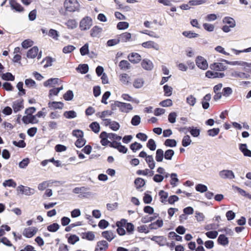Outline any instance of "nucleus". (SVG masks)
<instances>
[{"instance_id":"47","label":"nucleus","mask_w":251,"mask_h":251,"mask_svg":"<svg viewBox=\"0 0 251 251\" xmlns=\"http://www.w3.org/2000/svg\"><path fill=\"white\" fill-rule=\"evenodd\" d=\"M76 116V113L73 110L66 111L64 112V117L67 119H74Z\"/></svg>"},{"instance_id":"35","label":"nucleus","mask_w":251,"mask_h":251,"mask_svg":"<svg viewBox=\"0 0 251 251\" xmlns=\"http://www.w3.org/2000/svg\"><path fill=\"white\" fill-rule=\"evenodd\" d=\"M153 216L151 217H149L148 216H145L142 218L141 222L144 224L148 223L149 222H152L156 218H157L159 216V214L158 213H154L153 214Z\"/></svg>"},{"instance_id":"19","label":"nucleus","mask_w":251,"mask_h":251,"mask_svg":"<svg viewBox=\"0 0 251 251\" xmlns=\"http://www.w3.org/2000/svg\"><path fill=\"white\" fill-rule=\"evenodd\" d=\"M211 98V95L208 93L206 94L202 99L201 104L203 109L204 110L207 109L209 107V101L210 100Z\"/></svg>"},{"instance_id":"9","label":"nucleus","mask_w":251,"mask_h":251,"mask_svg":"<svg viewBox=\"0 0 251 251\" xmlns=\"http://www.w3.org/2000/svg\"><path fill=\"white\" fill-rule=\"evenodd\" d=\"M12 108L15 113H17L24 108V100H17L12 102Z\"/></svg>"},{"instance_id":"25","label":"nucleus","mask_w":251,"mask_h":251,"mask_svg":"<svg viewBox=\"0 0 251 251\" xmlns=\"http://www.w3.org/2000/svg\"><path fill=\"white\" fill-rule=\"evenodd\" d=\"M65 237L67 238L68 243L71 245H74L79 241V237L75 234L68 233L66 234Z\"/></svg>"},{"instance_id":"21","label":"nucleus","mask_w":251,"mask_h":251,"mask_svg":"<svg viewBox=\"0 0 251 251\" xmlns=\"http://www.w3.org/2000/svg\"><path fill=\"white\" fill-rule=\"evenodd\" d=\"M231 76L234 77H239L242 79H249L251 77V75L248 73L238 71L232 72Z\"/></svg>"},{"instance_id":"48","label":"nucleus","mask_w":251,"mask_h":251,"mask_svg":"<svg viewBox=\"0 0 251 251\" xmlns=\"http://www.w3.org/2000/svg\"><path fill=\"white\" fill-rule=\"evenodd\" d=\"M143 147L142 145L137 142H135L130 145L129 148L133 152H136L138 150H140Z\"/></svg>"},{"instance_id":"17","label":"nucleus","mask_w":251,"mask_h":251,"mask_svg":"<svg viewBox=\"0 0 251 251\" xmlns=\"http://www.w3.org/2000/svg\"><path fill=\"white\" fill-rule=\"evenodd\" d=\"M142 46L143 47L147 49L152 48L157 50H159V46L158 44L152 41H149L143 42L142 44Z\"/></svg>"},{"instance_id":"39","label":"nucleus","mask_w":251,"mask_h":251,"mask_svg":"<svg viewBox=\"0 0 251 251\" xmlns=\"http://www.w3.org/2000/svg\"><path fill=\"white\" fill-rule=\"evenodd\" d=\"M170 184L173 187H176L177 185L176 183L179 181L177 174L175 173H171L170 174Z\"/></svg>"},{"instance_id":"37","label":"nucleus","mask_w":251,"mask_h":251,"mask_svg":"<svg viewBox=\"0 0 251 251\" xmlns=\"http://www.w3.org/2000/svg\"><path fill=\"white\" fill-rule=\"evenodd\" d=\"M223 23L229 25L231 28H233L236 25V23L234 19L230 17H225L223 19Z\"/></svg>"},{"instance_id":"7","label":"nucleus","mask_w":251,"mask_h":251,"mask_svg":"<svg viewBox=\"0 0 251 251\" xmlns=\"http://www.w3.org/2000/svg\"><path fill=\"white\" fill-rule=\"evenodd\" d=\"M210 68L217 72H221L227 69V67L221 62H214L210 65Z\"/></svg>"},{"instance_id":"64","label":"nucleus","mask_w":251,"mask_h":251,"mask_svg":"<svg viewBox=\"0 0 251 251\" xmlns=\"http://www.w3.org/2000/svg\"><path fill=\"white\" fill-rule=\"evenodd\" d=\"M205 234L208 238L214 239L218 236V232L216 230L208 231Z\"/></svg>"},{"instance_id":"31","label":"nucleus","mask_w":251,"mask_h":251,"mask_svg":"<svg viewBox=\"0 0 251 251\" xmlns=\"http://www.w3.org/2000/svg\"><path fill=\"white\" fill-rule=\"evenodd\" d=\"M158 195L160 197V201L161 202L166 204L167 201H168L167 198H168V193L161 190L159 191Z\"/></svg>"},{"instance_id":"43","label":"nucleus","mask_w":251,"mask_h":251,"mask_svg":"<svg viewBox=\"0 0 251 251\" xmlns=\"http://www.w3.org/2000/svg\"><path fill=\"white\" fill-rule=\"evenodd\" d=\"M164 158L166 160H171L175 154V151L172 149H168L164 152Z\"/></svg>"},{"instance_id":"53","label":"nucleus","mask_w":251,"mask_h":251,"mask_svg":"<svg viewBox=\"0 0 251 251\" xmlns=\"http://www.w3.org/2000/svg\"><path fill=\"white\" fill-rule=\"evenodd\" d=\"M196 190L200 193H204L207 191V187L203 184H198L195 186Z\"/></svg>"},{"instance_id":"38","label":"nucleus","mask_w":251,"mask_h":251,"mask_svg":"<svg viewBox=\"0 0 251 251\" xmlns=\"http://www.w3.org/2000/svg\"><path fill=\"white\" fill-rule=\"evenodd\" d=\"M164 145L167 147L174 148L177 145V141L174 139H167L165 140Z\"/></svg>"},{"instance_id":"2","label":"nucleus","mask_w":251,"mask_h":251,"mask_svg":"<svg viewBox=\"0 0 251 251\" xmlns=\"http://www.w3.org/2000/svg\"><path fill=\"white\" fill-rule=\"evenodd\" d=\"M92 25V19L91 17L86 16L80 21L79 28L81 30H86L89 29Z\"/></svg>"},{"instance_id":"58","label":"nucleus","mask_w":251,"mask_h":251,"mask_svg":"<svg viewBox=\"0 0 251 251\" xmlns=\"http://www.w3.org/2000/svg\"><path fill=\"white\" fill-rule=\"evenodd\" d=\"M86 140L84 138L77 139L75 143V146L78 148H81L85 146Z\"/></svg>"},{"instance_id":"51","label":"nucleus","mask_w":251,"mask_h":251,"mask_svg":"<svg viewBox=\"0 0 251 251\" xmlns=\"http://www.w3.org/2000/svg\"><path fill=\"white\" fill-rule=\"evenodd\" d=\"M144 83V80L142 78H138L137 79H135V80L133 82V86L135 88H141Z\"/></svg>"},{"instance_id":"20","label":"nucleus","mask_w":251,"mask_h":251,"mask_svg":"<svg viewBox=\"0 0 251 251\" xmlns=\"http://www.w3.org/2000/svg\"><path fill=\"white\" fill-rule=\"evenodd\" d=\"M217 243L219 245L226 246L229 243L228 238L224 234H220L217 239Z\"/></svg>"},{"instance_id":"52","label":"nucleus","mask_w":251,"mask_h":251,"mask_svg":"<svg viewBox=\"0 0 251 251\" xmlns=\"http://www.w3.org/2000/svg\"><path fill=\"white\" fill-rule=\"evenodd\" d=\"M147 147L151 151H154L156 148V144L153 139H150L147 143Z\"/></svg>"},{"instance_id":"60","label":"nucleus","mask_w":251,"mask_h":251,"mask_svg":"<svg viewBox=\"0 0 251 251\" xmlns=\"http://www.w3.org/2000/svg\"><path fill=\"white\" fill-rule=\"evenodd\" d=\"M125 228H126V233H127L128 235H131L133 233L135 226L132 223L128 222V223L125 226Z\"/></svg>"},{"instance_id":"34","label":"nucleus","mask_w":251,"mask_h":251,"mask_svg":"<svg viewBox=\"0 0 251 251\" xmlns=\"http://www.w3.org/2000/svg\"><path fill=\"white\" fill-rule=\"evenodd\" d=\"M102 30L101 27H99L98 25L94 26L90 30V35L92 37H98V35Z\"/></svg>"},{"instance_id":"12","label":"nucleus","mask_w":251,"mask_h":251,"mask_svg":"<svg viewBox=\"0 0 251 251\" xmlns=\"http://www.w3.org/2000/svg\"><path fill=\"white\" fill-rule=\"evenodd\" d=\"M129 61L132 63L136 64L141 60V56L138 53L131 52L127 56Z\"/></svg>"},{"instance_id":"61","label":"nucleus","mask_w":251,"mask_h":251,"mask_svg":"<svg viewBox=\"0 0 251 251\" xmlns=\"http://www.w3.org/2000/svg\"><path fill=\"white\" fill-rule=\"evenodd\" d=\"M233 93L232 88L230 87H224L222 90V95L225 97H228Z\"/></svg>"},{"instance_id":"14","label":"nucleus","mask_w":251,"mask_h":251,"mask_svg":"<svg viewBox=\"0 0 251 251\" xmlns=\"http://www.w3.org/2000/svg\"><path fill=\"white\" fill-rule=\"evenodd\" d=\"M37 228L36 227H28L24 229L23 234L24 236L27 238L33 237L37 232Z\"/></svg>"},{"instance_id":"23","label":"nucleus","mask_w":251,"mask_h":251,"mask_svg":"<svg viewBox=\"0 0 251 251\" xmlns=\"http://www.w3.org/2000/svg\"><path fill=\"white\" fill-rule=\"evenodd\" d=\"M38 51V48L37 46H34L28 50L26 57L29 58H34L37 56Z\"/></svg>"},{"instance_id":"44","label":"nucleus","mask_w":251,"mask_h":251,"mask_svg":"<svg viewBox=\"0 0 251 251\" xmlns=\"http://www.w3.org/2000/svg\"><path fill=\"white\" fill-rule=\"evenodd\" d=\"M80 53L82 56H85L89 54V44L88 43H85L83 46H82L80 48Z\"/></svg>"},{"instance_id":"3","label":"nucleus","mask_w":251,"mask_h":251,"mask_svg":"<svg viewBox=\"0 0 251 251\" xmlns=\"http://www.w3.org/2000/svg\"><path fill=\"white\" fill-rule=\"evenodd\" d=\"M196 64L200 69L205 70L208 67V64L207 60L201 56H198L196 58Z\"/></svg>"},{"instance_id":"55","label":"nucleus","mask_w":251,"mask_h":251,"mask_svg":"<svg viewBox=\"0 0 251 251\" xmlns=\"http://www.w3.org/2000/svg\"><path fill=\"white\" fill-rule=\"evenodd\" d=\"M4 187H12L15 188L17 186L16 183L12 179H9L5 180L2 184Z\"/></svg>"},{"instance_id":"57","label":"nucleus","mask_w":251,"mask_h":251,"mask_svg":"<svg viewBox=\"0 0 251 251\" xmlns=\"http://www.w3.org/2000/svg\"><path fill=\"white\" fill-rule=\"evenodd\" d=\"M141 123V117L138 115L133 116L131 120V124L133 126H137Z\"/></svg>"},{"instance_id":"41","label":"nucleus","mask_w":251,"mask_h":251,"mask_svg":"<svg viewBox=\"0 0 251 251\" xmlns=\"http://www.w3.org/2000/svg\"><path fill=\"white\" fill-rule=\"evenodd\" d=\"M119 66L121 70H126L130 69V64L127 61L122 60L120 62Z\"/></svg>"},{"instance_id":"16","label":"nucleus","mask_w":251,"mask_h":251,"mask_svg":"<svg viewBox=\"0 0 251 251\" xmlns=\"http://www.w3.org/2000/svg\"><path fill=\"white\" fill-rule=\"evenodd\" d=\"M10 5L12 9L15 10L18 12H21L24 11V7L19 3L17 2L16 0H10Z\"/></svg>"},{"instance_id":"46","label":"nucleus","mask_w":251,"mask_h":251,"mask_svg":"<svg viewBox=\"0 0 251 251\" xmlns=\"http://www.w3.org/2000/svg\"><path fill=\"white\" fill-rule=\"evenodd\" d=\"M1 78L6 81H14L15 79V76L11 73L7 72L2 74Z\"/></svg>"},{"instance_id":"15","label":"nucleus","mask_w":251,"mask_h":251,"mask_svg":"<svg viewBox=\"0 0 251 251\" xmlns=\"http://www.w3.org/2000/svg\"><path fill=\"white\" fill-rule=\"evenodd\" d=\"M239 149L245 156L251 157V151L248 149L247 144H239Z\"/></svg>"},{"instance_id":"18","label":"nucleus","mask_w":251,"mask_h":251,"mask_svg":"<svg viewBox=\"0 0 251 251\" xmlns=\"http://www.w3.org/2000/svg\"><path fill=\"white\" fill-rule=\"evenodd\" d=\"M141 66L144 69L147 71H151L153 68L152 62L147 58L142 60Z\"/></svg>"},{"instance_id":"33","label":"nucleus","mask_w":251,"mask_h":251,"mask_svg":"<svg viewBox=\"0 0 251 251\" xmlns=\"http://www.w3.org/2000/svg\"><path fill=\"white\" fill-rule=\"evenodd\" d=\"M119 38L120 39V41L122 42H126L129 41L131 38V34L129 32H126L123 33L119 35Z\"/></svg>"},{"instance_id":"29","label":"nucleus","mask_w":251,"mask_h":251,"mask_svg":"<svg viewBox=\"0 0 251 251\" xmlns=\"http://www.w3.org/2000/svg\"><path fill=\"white\" fill-rule=\"evenodd\" d=\"M48 105V107L51 109H62L63 107V102L50 101Z\"/></svg>"},{"instance_id":"6","label":"nucleus","mask_w":251,"mask_h":251,"mask_svg":"<svg viewBox=\"0 0 251 251\" xmlns=\"http://www.w3.org/2000/svg\"><path fill=\"white\" fill-rule=\"evenodd\" d=\"M219 176L224 179H232L235 178V175L233 171L229 170H223L220 171Z\"/></svg>"},{"instance_id":"40","label":"nucleus","mask_w":251,"mask_h":251,"mask_svg":"<svg viewBox=\"0 0 251 251\" xmlns=\"http://www.w3.org/2000/svg\"><path fill=\"white\" fill-rule=\"evenodd\" d=\"M182 34L184 36L189 39L194 38L199 36V34L193 31H184L182 32Z\"/></svg>"},{"instance_id":"11","label":"nucleus","mask_w":251,"mask_h":251,"mask_svg":"<svg viewBox=\"0 0 251 251\" xmlns=\"http://www.w3.org/2000/svg\"><path fill=\"white\" fill-rule=\"evenodd\" d=\"M118 104H120L119 109L121 112L128 113L129 111L133 109V107L130 103L120 101Z\"/></svg>"},{"instance_id":"63","label":"nucleus","mask_w":251,"mask_h":251,"mask_svg":"<svg viewBox=\"0 0 251 251\" xmlns=\"http://www.w3.org/2000/svg\"><path fill=\"white\" fill-rule=\"evenodd\" d=\"M220 132V128H213L211 129H209L207 131V133L208 136L211 137H214L217 135Z\"/></svg>"},{"instance_id":"54","label":"nucleus","mask_w":251,"mask_h":251,"mask_svg":"<svg viewBox=\"0 0 251 251\" xmlns=\"http://www.w3.org/2000/svg\"><path fill=\"white\" fill-rule=\"evenodd\" d=\"M60 226L56 223H54L47 226V229L49 231L51 232H56L59 229Z\"/></svg>"},{"instance_id":"27","label":"nucleus","mask_w":251,"mask_h":251,"mask_svg":"<svg viewBox=\"0 0 251 251\" xmlns=\"http://www.w3.org/2000/svg\"><path fill=\"white\" fill-rule=\"evenodd\" d=\"M62 90H63L62 85L59 87H53L50 89L48 95L49 99L52 100L53 96H57L59 92Z\"/></svg>"},{"instance_id":"4","label":"nucleus","mask_w":251,"mask_h":251,"mask_svg":"<svg viewBox=\"0 0 251 251\" xmlns=\"http://www.w3.org/2000/svg\"><path fill=\"white\" fill-rule=\"evenodd\" d=\"M61 81V80L58 78H50L45 81L43 85L46 87H55L56 85H59Z\"/></svg>"},{"instance_id":"36","label":"nucleus","mask_w":251,"mask_h":251,"mask_svg":"<svg viewBox=\"0 0 251 251\" xmlns=\"http://www.w3.org/2000/svg\"><path fill=\"white\" fill-rule=\"evenodd\" d=\"M90 129L95 133H98L100 129V125L97 122H93L89 126Z\"/></svg>"},{"instance_id":"22","label":"nucleus","mask_w":251,"mask_h":251,"mask_svg":"<svg viewBox=\"0 0 251 251\" xmlns=\"http://www.w3.org/2000/svg\"><path fill=\"white\" fill-rule=\"evenodd\" d=\"M188 131L194 137H198L200 136L201 130L200 128L194 126H189L187 128Z\"/></svg>"},{"instance_id":"10","label":"nucleus","mask_w":251,"mask_h":251,"mask_svg":"<svg viewBox=\"0 0 251 251\" xmlns=\"http://www.w3.org/2000/svg\"><path fill=\"white\" fill-rule=\"evenodd\" d=\"M225 74L221 72H214L208 70L205 73V76L209 78H223Z\"/></svg>"},{"instance_id":"49","label":"nucleus","mask_w":251,"mask_h":251,"mask_svg":"<svg viewBox=\"0 0 251 251\" xmlns=\"http://www.w3.org/2000/svg\"><path fill=\"white\" fill-rule=\"evenodd\" d=\"M191 142L190 136L189 135H186L182 138V145L184 147H187L191 144Z\"/></svg>"},{"instance_id":"28","label":"nucleus","mask_w":251,"mask_h":251,"mask_svg":"<svg viewBox=\"0 0 251 251\" xmlns=\"http://www.w3.org/2000/svg\"><path fill=\"white\" fill-rule=\"evenodd\" d=\"M80 235L81 238L88 241H93L95 238V235L93 231L82 232Z\"/></svg>"},{"instance_id":"26","label":"nucleus","mask_w":251,"mask_h":251,"mask_svg":"<svg viewBox=\"0 0 251 251\" xmlns=\"http://www.w3.org/2000/svg\"><path fill=\"white\" fill-rule=\"evenodd\" d=\"M101 235L108 242H111L116 237V235L114 234L111 230H105L102 231Z\"/></svg>"},{"instance_id":"59","label":"nucleus","mask_w":251,"mask_h":251,"mask_svg":"<svg viewBox=\"0 0 251 251\" xmlns=\"http://www.w3.org/2000/svg\"><path fill=\"white\" fill-rule=\"evenodd\" d=\"M72 135L78 138H82L84 137V132L80 129H74L72 131Z\"/></svg>"},{"instance_id":"13","label":"nucleus","mask_w":251,"mask_h":251,"mask_svg":"<svg viewBox=\"0 0 251 251\" xmlns=\"http://www.w3.org/2000/svg\"><path fill=\"white\" fill-rule=\"evenodd\" d=\"M108 248V243L105 240H101L97 243L95 251H103Z\"/></svg>"},{"instance_id":"32","label":"nucleus","mask_w":251,"mask_h":251,"mask_svg":"<svg viewBox=\"0 0 251 251\" xmlns=\"http://www.w3.org/2000/svg\"><path fill=\"white\" fill-rule=\"evenodd\" d=\"M164 158V151L161 149H158L156 151L155 154V160L158 162H161L163 161V158Z\"/></svg>"},{"instance_id":"5","label":"nucleus","mask_w":251,"mask_h":251,"mask_svg":"<svg viewBox=\"0 0 251 251\" xmlns=\"http://www.w3.org/2000/svg\"><path fill=\"white\" fill-rule=\"evenodd\" d=\"M151 240L154 241L160 246L167 245L169 246V243H167V238L163 236H153L151 238Z\"/></svg>"},{"instance_id":"56","label":"nucleus","mask_w":251,"mask_h":251,"mask_svg":"<svg viewBox=\"0 0 251 251\" xmlns=\"http://www.w3.org/2000/svg\"><path fill=\"white\" fill-rule=\"evenodd\" d=\"M168 237L170 238H172L173 239H175V240L177 241L181 242L182 241V236L177 235L176 232L174 231H171L168 234Z\"/></svg>"},{"instance_id":"8","label":"nucleus","mask_w":251,"mask_h":251,"mask_svg":"<svg viewBox=\"0 0 251 251\" xmlns=\"http://www.w3.org/2000/svg\"><path fill=\"white\" fill-rule=\"evenodd\" d=\"M22 121L25 124H34L39 122V120L36 119V116L30 115L24 116L22 118Z\"/></svg>"},{"instance_id":"30","label":"nucleus","mask_w":251,"mask_h":251,"mask_svg":"<svg viewBox=\"0 0 251 251\" xmlns=\"http://www.w3.org/2000/svg\"><path fill=\"white\" fill-rule=\"evenodd\" d=\"M134 183L136 189L139 190L146 184V181L141 177H137L134 180Z\"/></svg>"},{"instance_id":"42","label":"nucleus","mask_w":251,"mask_h":251,"mask_svg":"<svg viewBox=\"0 0 251 251\" xmlns=\"http://www.w3.org/2000/svg\"><path fill=\"white\" fill-rule=\"evenodd\" d=\"M65 24L67 26L69 29H71L76 28L77 26V23L76 22L75 20L74 19H70L68 20Z\"/></svg>"},{"instance_id":"1","label":"nucleus","mask_w":251,"mask_h":251,"mask_svg":"<svg viewBox=\"0 0 251 251\" xmlns=\"http://www.w3.org/2000/svg\"><path fill=\"white\" fill-rule=\"evenodd\" d=\"M79 4L77 0H65L64 1V8L66 11L75 12L79 10Z\"/></svg>"},{"instance_id":"62","label":"nucleus","mask_w":251,"mask_h":251,"mask_svg":"<svg viewBox=\"0 0 251 251\" xmlns=\"http://www.w3.org/2000/svg\"><path fill=\"white\" fill-rule=\"evenodd\" d=\"M129 27V23L127 22H120L117 25V28L119 30H125Z\"/></svg>"},{"instance_id":"24","label":"nucleus","mask_w":251,"mask_h":251,"mask_svg":"<svg viewBox=\"0 0 251 251\" xmlns=\"http://www.w3.org/2000/svg\"><path fill=\"white\" fill-rule=\"evenodd\" d=\"M89 69V65L87 64H80L75 68V70L81 74H86L88 72Z\"/></svg>"},{"instance_id":"50","label":"nucleus","mask_w":251,"mask_h":251,"mask_svg":"<svg viewBox=\"0 0 251 251\" xmlns=\"http://www.w3.org/2000/svg\"><path fill=\"white\" fill-rule=\"evenodd\" d=\"M74 94L72 90H69L64 94V100L70 101L74 98Z\"/></svg>"},{"instance_id":"45","label":"nucleus","mask_w":251,"mask_h":251,"mask_svg":"<svg viewBox=\"0 0 251 251\" xmlns=\"http://www.w3.org/2000/svg\"><path fill=\"white\" fill-rule=\"evenodd\" d=\"M164 93V96L166 97H170L172 95L173 88L168 84H165L163 87Z\"/></svg>"}]
</instances>
